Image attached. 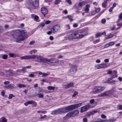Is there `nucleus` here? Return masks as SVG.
Wrapping results in <instances>:
<instances>
[{"label":"nucleus","mask_w":122,"mask_h":122,"mask_svg":"<svg viewBox=\"0 0 122 122\" xmlns=\"http://www.w3.org/2000/svg\"><path fill=\"white\" fill-rule=\"evenodd\" d=\"M14 32V40L17 42H20V41H23L24 39V36L27 37V36H30L33 33L31 31L30 32L29 34H27L26 30L22 29L13 30L12 32Z\"/></svg>","instance_id":"f257e3e1"},{"label":"nucleus","mask_w":122,"mask_h":122,"mask_svg":"<svg viewBox=\"0 0 122 122\" xmlns=\"http://www.w3.org/2000/svg\"><path fill=\"white\" fill-rule=\"evenodd\" d=\"M87 33L85 31L79 30L76 31L64 37L65 39L72 40L76 39H80L83 38Z\"/></svg>","instance_id":"f03ea898"},{"label":"nucleus","mask_w":122,"mask_h":122,"mask_svg":"<svg viewBox=\"0 0 122 122\" xmlns=\"http://www.w3.org/2000/svg\"><path fill=\"white\" fill-rule=\"evenodd\" d=\"M83 104V103H81L72 105L65 108H61L57 110L54 111L53 113V114H57V113L66 112L80 107Z\"/></svg>","instance_id":"7ed1b4c3"},{"label":"nucleus","mask_w":122,"mask_h":122,"mask_svg":"<svg viewBox=\"0 0 122 122\" xmlns=\"http://www.w3.org/2000/svg\"><path fill=\"white\" fill-rule=\"evenodd\" d=\"M36 58L40 61H49L48 59L44 57L35 55L25 56L20 57L21 59H33Z\"/></svg>","instance_id":"20e7f679"},{"label":"nucleus","mask_w":122,"mask_h":122,"mask_svg":"<svg viewBox=\"0 0 122 122\" xmlns=\"http://www.w3.org/2000/svg\"><path fill=\"white\" fill-rule=\"evenodd\" d=\"M79 113L78 110H76L73 112H70L67 114L66 116L63 117L64 119L68 118L71 117H73L75 115H78Z\"/></svg>","instance_id":"39448f33"},{"label":"nucleus","mask_w":122,"mask_h":122,"mask_svg":"<svg viewBox=\"0 0 122 122\" xmlns=\"http://www.w3.org/2000/svg\"><path fill=\"white\" fill-rule=\"evenodd\" d=\"M105 89V87L103 86L95 87L93 88V92L94 93L100 92L104 90Z\"/></svg>","instance_id":"423d86ee"},{"label":"nucleus","mask_w":122,"mask_h":122,"mask_svg":"<svg viewBox=\"0 0 122 122\" xmlns=\"http://www.w3.org/2000/svg\"><path fill=\"white\" fill-rule=\"evenodd\" d=\"M113 90H111L99 94L98 96V97H103L105 96H108L113 93Z\"/></svg>","instance_id":"0eeeda50"},{"label":"nucleus","mask_w":122,"mask_h":122,"mask_svg":"<svg viewBox=\"0 0 122 122\" xmlns=\"http://www.w3.org/2000/svg\"><path fill=\"white\" fill-rule=\"evenodd\" d=\"M38 0H31L29 5L32 8L38 7L39 6Z\"/></svg>","instance_id":"6e6552de"},{"label":"nucleus","mask_w":122,"mask_h":122,"mask_svg":"<svg viewBox=\"0 0 122 122\" xmlns=\"http://www.w3.org/2000/svg\"><path fill=\"white\" fill-rule=\"evenodd\" d=\"M77 70V66L76 65H73L70 69V71L72 74H74Z\"/></svg>","instance_id":"1a4fd4ad"},{"label":"nucleus","mask_w":122,"mask_h":122,"mask_svg":"<svg viewBox=\"0 0 122 122\" xmlns=\"http://www.w3.org/2000/svg\"><path fill=\"white\" fill-rule=\"evenodd\" d=\"M61 29L59 25H57L54 26L52 28H51V30H53V33H55L56 32L60 30Z\"/></svg>","instance_id":"9d476101"},{"label":"nucleus","mask_w":122,"mask_h":122,"mask_svg":"<svg viewBox=\"0 0 122 122\" xmlns=\"http://www.w3.org/2000/svg\"><path fill=\"white\" fill-rule=\"evenodd\" d=\"M107 66L106 63H103L97 65L95 66V68L97 69H100L101 68L106 67Z\"/></svg>","instance_id":"9b49d317"},{"label":"nucleus","mask_w":122,"mask_h":122,"mask_svg":"<svg viewBox=\"0 0 122 122\" xmlns=\"http://www.w3.org/2000/svg\"><path fill=\"white\" fill-rule=\"evenodd\" d=\"M92 107L90 105H88L83 107H82L81 108V112H83L87 110L89 108H91Z\"/></svg>","instance_id":"f8f14e48"},{"label":"nucleus","mask_w":122,"mask_h":122,"mask_svg":"<svg viewBox=\"0 0 122 122\" xmlns=\"http://www.w3.org/2000/svg\"><path fill=\"white\" fill-rule=\"evenodd\" d=\"M33 103H34L35 105H36V102H35L33 100L27 101L26 102L24 103V104L26 106H27L28 104H32Z\"/></svg>","instance_id":"ddd939ff"},{"label":"nucleus","mask_w":122,"mask_h":122,"mask_svg":"<svg viewBox=\"0 0 122 122\" xmlns=\"http://www.w3.org/2000/svg\"><path fill=\"white\" fill-rule=\"evenodd\" d=\"M41 11L42 13L44 15L46 14L48 12L46 8L44 7H43L41 8Z\"/></svg>","instance_id":"4468645a"},{"label":"nucleus","mask_w":122,"mask_h":122,"mask_svg":"<svg viewBox=\"0 0 122 122\" xmlns=\"http://www.w3.org/2000/svg\"><path fill=\"white\" fill-rule=\"evenodd\" d=\"M106 34L105 31H104L102 32H98L96 33L95 34V36L97 38H98L100 36L102 35H104Z\"/></svg>","instance_id":"2eb2a0df"},{"label":"nucleus","mask_w":122,"mask_h":122,"mask_svg":"<svg viewBox=\"0 0 122 122\" xmlns=\"http://www.w3.org/2000/svg\"><path fill=\"white\" fill-rule=\"evenodd\" d=\"M74 84L72 83H70L67 85L65 86V87L66 88H69L73 87Z\"/></svg>","instance_id":"dca6fc26"},{"label":"nucleus","mask_w":122,"mask_h":122,"mask_svg":"<svg viewBox=\"0 0 122 122\" xmlns=\"http://www.w3.org/2000/svg\"><path fill=\"white\" fill-rule=\"evenodd\" d=\"M108 0H105L104 2L102 3V7L105 8H106L107 4V1Z\"/></svg>","instance_id":"f3484780"},{"label":"nucleus","mask_w":122,"mask_h":122,"mask_svg":"<svg viewBox=\"0 0 122 122\" xmlns=\"http://www.w3.org/2000/svg\"><path fill=\"white\" fill-rule=\"evenodd\" d=\"M31 16L33 18L34 20L37 21H38V19H39V17L37 15H35L34 14H32L31 15Z\"/></svg>","instance_id":"a211bd4d"},{"label":"nucleus","mask_w":122,"mask_h":122,"mask_svg":"<svg viewBox=\"0 0 122 122\" xmlns=\"http://www.w3.org/2000/svg\"><path fill=\"white\" fill-rule=\"evenodd\" d=\"M86 7L85 8L84 10L85 11L86 13H88L89 12V8L90 7V6L88 4L86 6Z\"/></svg>","instance_id":"6ab92c4d"},{"label":"nucleus","mask_w":122,"mask_h":122,"mask_svg":"<svg viewBox=\"0 0 122 122\" xmlns=\"http://www.w3.org/2000/svg\"><path fill=\"white\" fill-rule=\"evenodd\" d=\"M14 85L13 84H10L8 86H5L4 87L7 89L12 88L14 87Z\"/></svg>","instance_id":"aec40b11"},{"label":"nucleus","mask_w":122,"mask_h":122,"mask_svg":"<svg viewBox=\"0 0 122 122\" xmlns=\"http://www.w3.org/2000/svg\"><path fill=\"white\" fill-rule=\"evenodd\" d=\"M117 73V71L115 70H114L112 71V74L114 75L112 76V77L110 78L111 79H112L113 78H115V77L117 76V75L116 74Z\"/></svg>","instance_id":"412c9836"},{"label":"nucleus","mask_w":122,"mask_h":122,"mask_svg":"<svg viewBox=\"0 0 122 122\" xmlns=\"http://www.w3.org/2000/svg\"><path fill=\"white\" fill-rule=\"evenodd\" d=\"M86 3L84 1H82L79 3L78 6L80 7H81L84 5Z\"/></svg>","instance_id":"4be33fe9"},{"label":"nucleus","mask_w":122,"mask_h":122,"mask_svg":"<svg viewBox=\"0 0 122 122\" xmlns=\"http://www.w3.org/2000/svg\"><path fill=\"white\" fill-rule=\"evenodd\" d=\"M113 36V34H109L106 36L105 38L106 39H108L112 37Z\"/></svg>","instance_id":"5701e85b"},{"label":"nucleus","mask_w":122,"mask_h":122,"mask_svg":"<svg viewBox=\"0 0 122 122\" xmlns=\"http://www.w3.org/2000/svg\"><path fill=\"white\" fill-rule=\"evenodd\" d=\"M7 122V119L4 117L1 118L0 119V122Z\"/></svg>","instance_id":"b1692460"},{"label":"nucleus","mask_w":122,"mask_h":122,"mask_svg":"<svg viewBox=\"0 0 122 122\" xmlns=\"http://www.w3.org/2000/svg\"><path fill=\"white\" fill-rule=\"evenodd\" d=\"M47 88L49 90H54L55 89V87L54 86H49L47 87Z\"/></svg>","instance_id":"393cba45"},{"label":"nucleus","mask_w":122,"mask_h":122,"mask_svg":"<svg viewBox=\"0 0 122 122\" xmlns=\"http://www.w3.org/2000/svg\"><path fill=\"white\" fill-rule=\"evenodd\" d=\"M18 86L19 88H20L22 87H25V85L24 84H19L18 85Z\"/></svg>","instance_id":"a878e982"},{"label":"nucleus","mask_w":122,"mask_h":122,"mask_svg":"<svg viewBox=\"0 0 122 122\" xmlns=\"http://www.w3.org/2000/svg\"><path fill=\"white\" fill-rule=\"evenodd\" d=\"M119 17V19L117 20L118 22H120L121 20H122V12L121 13Z\"/></svg>","instance_id":"bb28decb"},{"label":"nucleus","mask_w":122,"mask_h":122,"mask_svg":"<svg viewBox=\"0 0 122 122\" xmlns=\"http://www.w3.org/2000/svg\"><path fill=\"white\" fill-rule=\"evenodd\" d=\"M50 74V73L49 72H47L46 73H43V75L42 76V77H46L48 75H49Z\"/></svg>","instance_id":"cd10ccee"},{"label":"nucleus","mask_w":122,"mask_h":122,"mask_svg":"<svg viewBox=\"0 0 122 122\" xmlns=\"http://www.w3.org/2000/svg\"><path fill=\"white\" fill-rule=\"evenodd\" d=\"M37 95L38 96V97L39 98H42L44 96L43 94L40 93H38Z\"/></svg>","instance_id":"c85d7f7f"},{"label":"nucleus","mask_w":122,"mask_h":122,"mask_svg":"<svg viewBox=\"0 0 122 122\" xmlns=\"http://www.w3.org/2000/svg\"><path fill=\"white\" fill-rule=\"evenodd\" d=\"M26 69V67H23V68L20 70H17V71L18 72H21V71H24Z\"/></svg>","instance_id":"c756f323"},{"label":"nucleus","mask_w":122,"mask_h":122,"mask_svg":"<svg viewBox=\"0 0 122 122\" xmlns=\"http://www.w3.org/2000/svg\"><path fill=\"white\" fill-rule=\"evenodd\" d=\"M61 0H55L54 3L55 4H58L61 1Z\"/></svg>","instance_id":"7c9ffc66"},{"label":"nucleus","mask_w":122,"mask_h":122,"mask_svg":"<svg viewBox=\"0 0 122 122\" xmlns=\"http://www.w3.org/2000/svg\"><path fill=\"white\" fill-rule=\"evenodd\" d=\"M110 46H112L114 45L115 43V42L112 41L109 42L108 43Z\"/></svg>","instance_id":"2f4dec72"},{"label":"nucleus","mask_w":122,"mask_h":122,"mask_svg":"<svg viewBox=\"0 0 122 122\" xmlns=\"http://www.w3.org/2000/svg\"><path fill=\"white\" fill-rule=\"evenodd\" d=\"M117 108L119 110H122V106L121 105H119L117 106Z\"/></svg>","instance_id":"473e14b6"},{"label":"nucleus","mask_w":122,"mask_h":122,"mask_svg":"<svg viewBox=\"0 0 122 122\" xmlns=\"http://www.w3.org/2000/svg\"><path fill=\"white\" fill-rule=\"evenodd\" d=\"M67 18H69L71 21H73L72 17L71 16L68 15L67 16Z\"/></svg>","instance_id":"72a5a7b5"},{"label":"nucleus","mask_w":122,"mask_h":122,"mask_svg":"<svg viewBox=\"0 0 122 122\" xmlns=\"http://www.w3.org/2000/svg\"><path fill=\"white\" fill-rule=\"evenodd\" d=\"M38 113H45L46 112L45 111H37Z\"/></svg>","instance_id":"f704fd0d"},{"label":"nucleus","mask_w":122,"mask_h":122,"mask_svg":"<svg viewBox=\"0 0 122 122\" xmlns=\"http://www.w3.org/2000/svg\"><path fill=\"white\" fill-rule=\"evenodd\" d=\"M37 51V50H33L32 51H30L29 53L31 54H32L33 53H35Z\"/></svg>","instance_id":"c9c22d12"},{"label":"nucleus","mask_w":122,"mask_h":122,"mask_svg":"<svg viewBox=\"0 0 122 122\" xmlns=\"http://www.w3.org/2000/svg\"><path fill=\"white\" fill-rule=\"evenodd\" d=\"M34 76H35L33 73H32V72L30 74H29L28 75V76L30 77H34Z\"/></svg>","instance_id":"e433bc0d"},{"label":"nucleus","mask_w":122,"mask_h":122,"mask_svg":"<svg viewBox=\"0 0 122 122\" xmlns=\"http://www.w3.org/2000/svg\"><path fill=\"white\" fill-rule=\"evenodd\" d=\"M8 56L6 55H4L2 56V58L4 59H6L8 57Z\"/></svg>","instance_id":"4c0bfd02"},{"label":"nucleus","mask_w":122,"mask_h":122,"mask_svg":"<svg viewBox=\"0 0 122 122\" xmlns=\"http://www.w3.org/2000/svg\"><path fill=\"white\" fill-rule=\"evenodd\" d=\"M100 9L99 8H95V10L96 13L99 12L100 11Z\"/></svg>","instance_id":"58836bf2"},{"label":"nucleus","mask_w":122,"mask_h":122,"mask_svg":"<svg viewBox=\"0 0 122 122\" xmlns=\"http://www.w3.org/2000/svg\"><path fill=\"white\" fill-rule=\"evenodd\" d=\"M116 121V119H113L109 120L108 121L109 122H113L115 121Z\"/></svg>","instance_id":"ea45409f"},{"label":"nucleus","mask_w":122,"mask_h":122,"mask_svg":"<svg viewBox=\"0 0 122 122\" xmlns=\"http://www.w3.org/2000/svg\"><path fill=\"white\" fill-rule=\"evenodd\" d=\"M100 41V39H98L95 41H93V42L94 44H96L98 42Z\"/></svg>","instance_id":"a19ab883"},{"label":"nucleus","mask_w":122,"mask_h":122,"mask_svg":"<svg viewBox=\"0 0 122 122\" xmlns=\"http://www.w3.org/2000/svg\"><path fill=\"white\" fill-rule=\"evenodd\" d=\"M52 33H53V30H51V31H49L47 32V34L49 35L51 34Z\"/></svg>","instance_id":"79ce46f5"},{"label":"nucleus","mask_w":122,"mask_h":122,"mask_svg":"<svg viewBox=\"0 0 122 122\" xmlns=\"http://www.w3.org/2000/svg\"><path fill=\"white\" fill-rule=\"evenodd\" d=\"M66 2L69 4V5H71L72 3L71 0H66Z\"/></svg>","instance_id":"37998d69"},{"label":"nucleus","mask_w":122,"mask_h":122,"mask_svg":"<svg viewBox=\"0 0 122 122\" xmlns=\"http://www.w3.org/2000/svg\"><path fill=\"white\" fill-rule=\"evenodd\" d=\"M78 92H74L73 94L72 95V97H75L76 96V95L78 94Z\"/></svg>","instance_id":"c03bdc74"},{"label":"nucleus","mask_w":122,"mask_h":122,"mask_svg":"<svg viewBox=\"0 0 122 122\" xmlns=\"http://www.w3.org/2000/svg\"><path fill=\"white\" fill-rule=\"evenodd\" d=\"M97 112V111L96 110H93L91 111V113L92 114V115Z\"/></svg>","instance_id":"a18cd8bd"},{"label":"nucleus","mask_w":122,"mask_h":122,"mask_svg":"<svg viewBox=\"0 0 122 122\" xmlns=\"http://www.w3.org/2000/svg\"><path fill=\"white\" fill-rule=\"evenodd\" d=\"M13 96V95L11 94H10L9 95V97H8V98L9 99H10L12 98V97Z\"/></svg>","instance_id":"49530a36"},{"label":"nucleus","mask_w":122,"mask_h":122,"mask_svg":"<svg viewBox=\"0 0 122 122\" xmlns=\"http://www.w3.org/2000/svg\"><path fill=\"white\" fill-rule=\"evenodd\" d=\"M83 122H87V119L86 118H83Z\"/></svg>","instance_id":"de8ad7c7"},{"label":"nucleus","mask_w":122,"mask_h":122,"mask_svg":"<svg viewBox=\"0 0 122 122\" xmlns=\"http://www.w3.org/2000/svg\"><path fill=\"white\" fill-rule=\"evenodd\" d=\"M46 116V115H40V118L41 119H43Z\"/></svg>","instance_id":"09e8293b"},{"label":"nucleus","mask_w":122,"mask_h":122,"mask_svg":"<svg viewBox=\"0 0 122 122\" xmlns=\"http://www.w3.org/2000/svg\"><path fill=\"white\" fill-rule=\"evenodd\" d=\"M78 25L77 23H75L73 25V26L74 27H77Z\"/></svg>","instance_id":"8fccbe9b"},{"label":"nucleus","mask_w":122,"mask_h":122,"mask_svg":"<svg viewBox=\"0 0 122 122\" xmlns=\"http://www.w3.org/2000/svg\"><path fill=\"white\" fill-rule=\"evenodd\" d=\"M112 74V71L110 70H109L108 71V72L107 73V74Z\"/></svg>","instance_id":"3c124183"},{"label":"nucleus","mask_w":122,"mask_h":122,"mask_svg":"<svg viewBox=\"0 0 122 122\" xmlns=\"http://www.w3.org/2000/svg\"><path fill=\"white\" fill-rule=\"evenodd\" d=\"M9 55L10 57H12L14 56V53H10L9 54Z\"/></svg>","instance_id":"603ef678"},{"label":"nucleus","mask_w":122,"mask_h":122,"mask_svg":"<svg viewBox=\"0 0 122 122\" xmlns=\"http://www.w3.org/2000/svg\"><path fill=\"white\" fill-rule=\"evenodd\" d=\"M35 42V41H32L30 42L29 44L30 45H33L34 43Z\"/></svg>","instance_id":"864d4df0"},{"label":"nucleus","mask_w":122,"mask_h":122,"mask_svg":"<svg viewBox=\"0 0 122 122\" xmlns=\"http://www.w3.org/2000/svg\"><path fill=\"white\" fill-rule=\"evenodd\" d=\"M95 101V100L94 99H92L90 100V102L92 104Z\"/></svg>","instance_id":"5fc2aeb1"},{"label":"nucleus","mask_w":122,"mask_h":122,"mask_svg":"<svg viewBox=\"0 0 122 122\" xmlns=\"http://www.w3.org/2000/svg\"><path fill=\"white\" fill-rule=\"evenodd\" d=\"M66 27L67 29H70V26L69 25H66Z\"/></svg>","instance_id":"6e6d98bb"},{"label":"nucleus","mask_w":122,"mask_h":122,"mask_svg":"<svg viewBox=\"0 0 122 122\" xmlns=\"http://www.w3.org/2000/svg\"><path fill=\"white\" fill-rule=\"evenodd\" d=\"M92 115V113L91 112H90L88 113L87 114V115L88 116H89L91 115Z\"/></svg>","instance_id":"4d7b16f0"},{"label":"nucleus","mask_w":122,"mask_h":122,"mask_svg":"<svg viewBox=\"0 0 122 122\" xmlns=\"http://www.w3.org/2000/svg\"><path fill=\"white\" fill-rule=\"evenodd\" d=\"M109 46L108 43L104 45V48H106L108 47Z\"/></svg>","instance_id":"13d9d810"},{"label":"nucleus","mask_w":122,"mask_h":122,"mask_svg":"<svg viewBox=\"0 0 122 122\" xmlns=\"http://www.w3.org/2000/svg\"><path fill=\"white\" fill-rule=\"evenodd\" d=\"M113 8V7H111L110 9L109 10V11L110 12H111L112 11V10Z\"/></svg>","instance_id":"bf43d9fd"},{"label":"nucleus","mask_w":122,"mask_h":122,"mask_svg":"<svg viewBox=\"0 0 122 122\" xmlns=\"http://www.w3.org/2000/svg\"><path fill=\"white\" fill-rule=\"evenodd\" d=\"M106 20L104 19H103L102 20V23L104 24L106 21Z\"/></svg>","instance_id":"052dcab7"},{"label":"nucleus","mask_w":122,"mask_h":122,"mask_svg":"<svg viewBox=\"0 0 122 122\" xmlns=\"http://www.w3.org/2000/svg\"><path fill=\"white\" fill-rule=\"evenodd\" d=\"M101 117L103 118H106V117L105 115L102 114L101 115Z\"/></svg>","instance_id":"680f3d73"},{"label":"nucleus","mask_w":122,"mask_h":122,"mask_svg":"<svg viewBox=\"0 0 122 122\" xmlns=\"http://www.w3.org/2000/svg\"><path fill=\"white\" fill-rule=\"evenodd\" d=\"M96 13V11L95 10H94V11H92V12L91 14L92 15H94Z\"/></svg>","instance_id":"e2e57ef3"},{"label":"nucleus","mask_w":122,"mask_h":122,"mask_svg":"<svg viewBox=\"0 0 122 122\" xmlns=\"http://www.w3.org/2000/svg\"><path fill=\"white\" fill-rule=\"evenodd\" d=\"M50 22L51 21L50 20H47L45 22V24H49L50 23Z\"/></svg>","instance_id":"0e129e2a"},{"label":"nucleus","mask_w":122,"mask_h":122,"mask_svg":"<svg viewBox=\"0 0 122 122\" xmlns=\"http://www.w3.org/2000/svg\"><path fill=\"white\" fill-rule=\"evenodd\" d=\"M9 83V82L7 81H5L4 82V84L5 85H8Z\"/></svg>","instance_id":"69168bd1"},{"label":"nucleus","mask_w":122,"mask_h":122,"mask_svg":"<svg viewBox=\"0 0 122 122\" xmlns=\"http://www.w3.org/2000/svg\"><path fill=\"white\" fill-rule=\"evenodd\" d=\"M63 12L65 14H67L68 13V12L66 10L63 11Z\"/></svg>","instance_id":"338daca9"},{"label":"nucleus","mask_w":122,"mask_h":122,"mask_svg":"<svg viewBox=\"0 0 122 122\" xmlns=\"http://www.w3.org/2000/svg\"><path fill=\"white\" fill-rule=\"evenodd\" d=\"M50 39L51 40H52L54 39L53 37L52 36H50L49 37Z\"/></svg>","instance_id":"774afa93"}]
</instances>
